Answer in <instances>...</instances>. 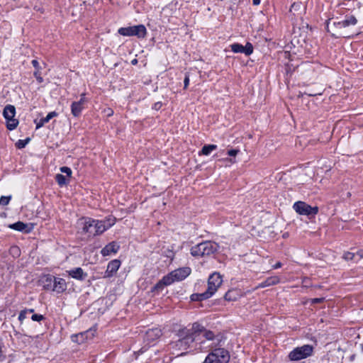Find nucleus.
I'll return each instance as SVG.
<instances>
[{
	"instance_id": "nucleus-1",
	"label": "nucleus",
	"mask_w": 363,
	"mask_h": 363,
	"mask_svg": "<svg viewBox=\"0 0 363 363\" xmlns=\"http://www.w3.org/2000/svg\"><path fill=\"white\" fill-rule=\"evenodd\" d=\"M358 22L357 18L353 15H345L344 18H330L326 21L327 31L331 33L335 38H350L348 34L350 27L354 26Z\"/></svg>"
},
{
	"instance_id": "nucleus-2",
	"label": "nucleus",
	"mask_w": 363,
	"mask_h": 363,
	"mask_svg": "<svg viewBox=\"0 0 363 363\" xmlns=\"http://www.w3.org/2000/svg\"><path fill=\"white\" fill-rule=\"evenodd\" d=\"M191 274V269L189 267H182L175 269L164 276L161 281H160L154 287L155 290H161L164 286H168L174 281H179L184 279Z\"/></svg>"
},
{
	"instance_id": "nucleus-3",
	"label": "nucleus",
	"mask_w": 363,
	"mask_h": 363,
	"mask_svg": "<svg viewBox=\"0 0 363 363\" xmlns=\"http://www.w3.org/2000/svg\"><path fill=\"white\" fill-rule=\"evenodd\" d=\"M222 282L223 280L219 273L215 272L212 274L208 279L207 290L203 293L193 294L191 296V300L202 301L209 298L217 291Z\"/></svg>"
},
{
	"instance_id": "nucleus-4",
	"label": "nucleus",
	"mask_w": 363,
	"mask_h": 363,
	"mask_svg": "<svg viewBox=\"0 0 363 363\" xmlns=\"http://www.w3.org/2000/svg\"><path fill=\"white\" fill-rule=\"evenodd\" d=\"M190 334L191 332L186 328H183L178 330L177 335L179 340L170 344L174 353L186 350L189 347L190 345L195 340V337L190 336Z\"/></svg>"
},
{
	"instance_id": "nucleus-5",
	"label": "nucleus",
	"mask_w": 363,
	"mask_h": 363,
	"mask_svg": "<svg viewBox=\"0 0 363 363\" xmlns=\"http://www.w3.org/2000/svg\"><path fill=\"white\" fill-rule=\"evenodd\" d=\"M218 249V245L214 242L205 241L191 248V254L194 257L210 256Z\"/></svg>"
},
{
	"instance_id": "nucleus-6",
	"label": "nucleus",
	"mask_w": 363,
	"mask_h": 363,
	"mask_svg": "<svg viewBox=\"0 0 363 363\" xmlns=\"http://www.w3.org/2000/svg\"><path fill=\"white\" fill-rule=\"evenodd\" d=\"M229 359L230 354L228 350L216 348L206 357L204 363H228Z\"/></svg>"
},
{
	"instance_id": "nucleus-7",
	"label": "nucleus",
	"mask_w": 363,
	"mask_h": 363,
	"mask_svg": "<svg viewBox=\"0 0 363 363\" xmlns=\"http://www.w3.org/2000/svg\"><path fill=\"white\" fill-rule=\"evenodd\" d=\"M118 33L123 36H136L138 38H145L147 35V29L143 24L120 28Z\"/></svg>"
},
{
	"instance_id": "nucleus-8",
	"label": "nucleus",
	"mask_w": 363,
	"mask_h": 363,
	"mask_svg": "<svg viewBox=\"0 0 363 363\" xmlns=\"http://www.w3.org/2000/svg\"><path fill=\"white\" fill-rule=\"evenodd\" d=\"M16 108L13 105H6L3 111V116L6 121V128L9 130L16 129L18 125V119L15 118Z\"/></svg>"
},
{
	"instance_id": "nucleus-9",
	"label": "nucleus",
	"mask_w": 363,
	"mask_h": 363,
	"mask_svg": "<svg viewBox=\"0 0 363 363\" xmlns=\"http://www.w3.org/2000/svg\"><path fill=\"white\" fill-rule=\"evenodd\" d=\"M312 352V346L305 345L302 347L295 348L289 353V357L292 361H297L310 356Z\"/></svg>"
},
{
	"instance_id": "nucleus-10",
	"label": "nucleus",
	"mask_w": 363,
	"mask_h": 363,
	"mask_svg": "<svg viewBox=\"0 0 363 363\" xmlns=\"http://www.w3.org/2000/svg\"><path fill=\"white\" fill-rule=\"evenodd\" d=\"M293 208L300 215L315 216L318 213V206L312 207L303 201L296 202Z\"/></svg>"
},
{
	"instance_id": "nucleus-11",
	"label": "nucleus",
	"mask_w": 363,
	"mask_h": 363,
	"mask_svg": "<svg viewBox=\"0 0 363 363\" xmlns=\"http://www.w3.org/2000/svg\"><path fill=\"white\" fill-rule=\"evenodd\" d=\"M108 226L105 225V222L102 220H92L91 229V236H95L104 233Z\"/></svg>"
},
{
	"instance_id": "nucleus-12",
	"label": "nucleus",
	"mask_w": 363,
	"mask_h": 363,
	"mask_svg": "<svg viewBox=\"0 0 363 363\" xmlns=\"http://www.w3.org/2000/svg\"><path fill=\"white\" fill-rule=\"evenodd\" d=\"M121 266V262L118 259H113L111 261L108 266L107 269L105 272L104 277L108 278L113 276L114 274L116 273L118 269H119Z\"/></svg>"
},
{
	"instance_id": "nucleus-13",
	"label": "nucleus",
	"mask_w": 363,
	"mask_h": 363,
	"mask_svg": "<svg viewBox=\"0 0 363 363\" xmlns=\"http://www.w3.org/2000/svg\"><path fill=\"white\" fill-rule=\"evenodd\" d=\"M119 245L116 242H111L106 245L101 251L103 256H108L118 252Z\"/></svg>"
},
{
	"instance_id": "nucleus-14",
	"label": "nucleus",
	"mask_w": 363,
	"mask_h": 363,
	"mask_svg": "<svg viewBox=\"0 0 363 363\" xmlns=\"http://www.w3.org/2000/svg\"><path fill=\"white\" fill-rule=\"evenodd\" d=\"M162 335L160 328H155L148 330L145 334V339L148 342H153L159 339Z\"/></svg>"
},
{
	"instance_id": "nucleus-15",
	"label": "nucleus",
	"mask_w": 363,
	"mask_h": 363,
	"mask_svg": "<svg viewBox=\"0 0 363 363\" xmlns=\"http://www.w3.org/2000/svg\"><path fill=\"white\" fill-rule=\"evenodd\" d=\"M82 101H74L71 104V113L74 117H79L84 108Z\"/></svg>"
},
{
	"instance_id": "nucleus-16",
	"label": "nucleus",
	"mask_w": 363,
	"mask_h": 363,
	"mask_svg": "<svg viewBox=\"0 0 363 363\" xmlns=\"http://www.w3.org/2000/svg\"><path fill=\"white\" fill-rule=\"evenodd\" d=\"M53 281V291L57 293H61L66 289V283L63 279L54 277Z\"/></svg>"
},
{
	"instance_id": "nucleus-17",
	"label": "nucleus",
	"mask_w": 363,
	"mask_h": 363,
	"mask_svg": "<svg viewBox=\"0 0 363 363\" xmlns=\"http://www.w3.org/2000/svg\"><path fill=\"white\" fill-rule=\"evenodd\" d=\"M57 115L58 113L56 111H51L48 113L45 117L40 118L38 121L35 120V123L36 124V129L43 127L45 123H48L50 120L57 116Z\"/></svg>"
},
{
	"instance_id": "nucleus-18",
	"label": "nucleus",
	"mask_w": 363,
	"mask_h": 363,
	"mask_svg": "<svg viewBox=\"0 0 363 363\" xmlns=\"http://www.w3.org/2000/svg\"><path fill=\"white\" fill-rule=\"evenodd\" d=\"M31 64L35 68V71L33 72L34 77L38 83H42L43 82V78L41 77V67L38 61L37 60H33Z\"/></svg>"
},
{
	"instance_id": "nucleus-19",
	"label": "nucleus",
	"mask_w": 363,
	"mask_h": 363,
	"mask_svg": "<svg viewBox=\"0 0 363 363\" xmlns=\"http://www.w3.org/2000/svg\"><path fill=\"white\" fill-rule=\"evenodd\" d=\"M191 332L190 336L196 337L197 335L202 334L205 328L198 323H194L191 328H187Z\"/></svg>"
},
{
	"instance_id": "nucleus-20",
	"label": "nucleus",
	"mask_w": 363,
	"mask_h": 363,
	"mask_svg": "<svg viewBox=\"0 0 363 363\" xmlns=\"http://www.w3.org/2000/svg\"><path fill=\"white\" fill-rule=\"evenodd\" d=\"M9 227L10 228L13 229L17 231L26 232V233L30 231V228H29L28 225L21 221H18L13 224H11V225H9Z\"/></svg>"
},
{
	"instance_id": "nucleus-21",
	"label": "nucleus",
	"mask_w": 363,
	"mask_h": 363,
	"mask_svg": "<svg viewBox=\"0 0 363 363\" xmlns=\"http://www.w3.org/2000/svg\"><path fill=\"white\" fill-rule=\"evenodd\" d=\"M279 282V278L278 277H271L267 278L265 281L259 284L258 287L264 288L269 286H273Z\"/></svg>"
},
{
	"instance_id": "nucleus-22",
	"label": "nucleus",
	"mask_w": 363,
	"mask_h": 363,
	"mask_svg": "<svg viewBox=\"0 0 363 363\" xmlns=\"http://www.w3.org/2000/svg\"><path fill=\"white\" fill-rule=\"evenodd\" d=\"M216 149H217V145H206L199 152V156H201V155L208 156L213 151L216 150Z\"/></svg>"
},
{
	"instance_id": "nucleus-23",
	"label": "nucleus",
	"mask_w": 363,
	"mask_h": 363,
	"mask_svg": "<svg viewBox=\"0 0 363 363\" xmlns=\"http://www.w3.org/2000/svg\"><path fill=\"white\" fill-rule=\"evenodd\" d=\"M69 179H70V177H68L66 175H63L61 174H57L55 176L56 182L61 186L66 185L69 182Z\"/></svg>"
},
{
	"instance_id": "nucleus-24",
	"label": "nucleus",
	"mask_w": 363,
	"mask_h": 363,
	"mask_svg": "<svg viewBox=\"0 0 363 363\" xmlns=\"http://www.w3.org/2000/svg\"><path fill=\"white\" fill-rule=\"evenodd\" d=\"M69 275L73 278L78 279H83L84 272L82 269V268H80V267L72 269V270L69 271Z\"/></svg>"
},
{
	"instance_id": "nucleus-25",
	"label": "nucleus",
	"mask_w": 363,
	"mask_h": 363,
	"mask_svg": "<svg viewBox=\"0 0 363 363\" xmlns=\"http://www.w3.org/2000/svg\"><path fill=\"white\" fill-rule=\"evenodd\" d=\"M238 293L236 290H230L225 294V299L226 301H232L237 300Z\"/></svg>"
},
{
	"instance_id": "nucleus-26",
	"label": "nucleus",
	"mask_w": 363,
	"mask_h": 363,
	"mask_svg": "<svg viewBox=\"0 0 363 363\" xmlns=\"http://www.w3.org/2000/svg\"><path fill=\"white\" fill-rule=\"evenodd\" d=\"M82 232L84 233H88L89 236H91V229L92 225V220H89L88 221H84L82 223Z\"/></svg>"
},
{
	"instance_id": "nucleus-27",
	"label": "nucleus",
	"mask_w": 363,
	"mask_h": 363,
	"mask_svg": "<svg viewBox=\"0 0 363 363\" xmlns=\"http://www.w3.org/2000/svg\"><path fill=\"white\" fill-rule=\"evenodd\" d=\"M231 50L235 53H244V46L239 43H233L230 45Z\"/></svg>"
},
{
	"instance_id": "nucleus-28",
	"label": "nucleus",
	"mask_w": 363,
	"mask_h": 363,
	"mask_svg": "<svg viewBox=\"0 0 363 363\" xmlns=\"http://www.w3.org/2000/svg\"><path fill=\"white\" fill-rule=\"evenodd\" d=\"M239 152H240V150H238V149H230V150H228L225 153V150H223L219 156H221L223 155H227L229 157H235Z\"/></svg>"
},
{
	"instance_id": "nucleus-29",
	"label": "nucleus",
	"mask_w": 363,
	"mask_h": 363,
	"mask_svg": "<svg viewBox=\"0 0 363 363\" xmlns=\"http://www.w3.org/2000/svg\"><path fill=\"white\" fill-rule=\"evenodd\" d=\"M29 141H30L29 138H27L25 140H18L16 143V146L18 149H22V148L25 147V146L28 143Z\"/></svg>"
},
{
	"instance_id": "nucleus-30",
	"label": "nucleus",
	"mask_w": 363,
	"mask_h": 363,
	"mask_svg": "<svg viewBox=\"0 0 363 363\" xmlns=\"http://www.w3.org/2000/svg\"><path fill=\"white\" fill-rule=\"evenodd\" d=\"M253 52V46L250 43H247L244 46V53L248 56Z\"/></svg>"
},
{
	"instance_id": "nucleus-31",
	"label": "nucleus",
	"mask_w": 363,
	"mask_h": 363,
	"mask_svg": "<svg viewBox=\"0 0 363 363\" xmlns=\"http://www.w3.org/2000/svg\"><path fill=\"white\" fill-rule=\"evenodd\" d=\"M203 337H204L208 340H212L214 338V334L211 330H205L202 333Z\"/></svg>"
},
{
	"instance_id": "nucleus-32",
	"label": "nucleus",
	"mask_w": 363,
	"mask_h": 363,
	"mask_svg": "<svg viewBox=\"0 0 363 363\" xmlns=\"http://www.w3.org/2000/svg\"><path fill=\"white\" fill-rule=\"evenodd\" d=\"M60 172L65 174V175L68 177H71L72 176V170L69 167H62L60 168Z\"/></svg>"
},
{
	"instance_id": "nucleus-33",
	"label": "nucleus",
	"mask_w": 363,
	"mask_h": 363,
	"mask_svg": "<svg viewBox=\"0 0 363 363\" xmlns=\"http://www.w3.org/2000/svg\"><path fill=\"white\" fill-rule=\"evenodd\" d=\"M11 200V196H1L0 198V204L1 206H6L9 204V201Z\"/></svg>"
},
{
	"instance_id": "nucleus-34",
	"label": "nucleus",
	"mask_w": 363,
	"mask_h": 363,
	"mask_svg": "<svg viewBox=\"0 0 363 363\" xmlns=\"http://www.w3.org/2000/svg\"><path fill=\"white\" fill-rule=\"evenodd\" d=\"M354 257V254L350 252H346L344 253L343 258L346 260H352Z\"/></svg>"
},
{
	"instance_id": "nucleus-35",
	"label": "nucleus",
	"mask_w": 363,
	"mask_h": 363,
	"mask_svg": "<svg viewBox=\"0 0 363 363\" xmlns=\"http://www.w3.org/2000/svg\"><path fill=\"white\" fill-rule=\"evenodd\" d=\"M189 74L188 73H186L185 74V77H184V89H186L189 84Z\"/></svg>"
},
{
	"instance_id": "nucleus-36",
	"label": "nucleus",
	"mask_w": 363,
	"mask_h": 363,
	"mask_svg": "<svg viewBox=\"0 0 363 363\" xmlns=\"http://www.w3.org/2000/svg\"><path fill=\"white\" fill-rule=\"evenodd\" d=\"M27 313H28V311H26V310L21 311L19 316H18V319L21 323L23 321V320H25L26 318Z\"/></svg>"
},
{
	"instance_id": "nucleus-37",
	"label": "nucleus",
	"mask_w": 363,
	"mask_h": 363,
	"mask_svg": "<svg viewBox=\"0 0 363 363\" xmlns=\"http://www.w3.org/2000/svg\"><path fill=\"white\" fill-rule=\"evenodd\" d=\"M31 318L34 321H40L44 319V316L38 314H33Z\"/></svg>"
},
{
	"instance_id": "nucleus-38",
	"label": "nucleus",
	"mask_w": 363,
	"mask_h": 363,
	"mask_svg": "<svg viewBox=\"0 0 363 363\" xmlns=\"http://www.w3.org/2000/svg\"><path fill=\"white\" fill-rule=\"evenodd\" d=\"M324 301V298H313L311 299V303H321Z\"/></svg>"
},
{
	"instance_id": "nucleus-39",
	"label": "nucleus",
	"mask_w": 363,
	"mask_h": 363,
	"mask_svg": "<svg viewBox=\"0 0 363 363\" xmlns=\"http://www.w3.org/2000/svg\"><path fill=\"white\" fill-rule=\"evenodd\" d=\"M162 102H157L153 105L152 108L157 111L162 107Z\"/></svg>"
},
{
	"instance_id": "nucleus-40",
	"label": "nucleus",
	"mask_w": 363,
	"mask_h": 363,
	"mask_svg": "<svg viewBox=\"0 0 363 363\" xmlns=\"http://www.w3.org/2000/svg\"><path fill=\"white\" fill-rule=\"evenodd\" d=\"M85 95H86L85 93L81 94V95H80L81 98H80V100L79 101H82V103L85 104L87 101L86 98H85Z\"/></svg>"
},
{
	"instance_id": "nucleus-41",
	"label": "nucleus",
	"mask_w": 363,
	"mask_h": 363,
	"mask_svg": "<svg viewBox=\"0 0 363 363\" xmlns=\"http://www.w3.org/2000/svg\"><path fill=\"white\" fill-rule=\"evenodd\" d=\"M5 359V355L1 349V346L0 345V361H3Z\"/></svg>"
},
{
	"instance_id": "nucleus-42",
	"label": "nucleus",
	"mask_w": 363,
	"mask_h": 363,
	"mask_svg": "<svg viewBox=\"0 0 363 363\" xmlns=\"http://www.w3.org/2000/svg\"><path fill=\"white\" fill-rule=\"evenodd\" d=\"M281 267V262H277V263L273 266V268H274V269H278V268H279V267Z\"/></svg>"
},
{
	"instance_id": "nucleus-43",
	"label": "nucleus",
	"mask_w": 363,
	"mask_h": 363,
	"mask_svg": "<svg viewBox=\"0 0 363 363\" xmlns=\"http://www.w3.org/2000/svg\"><path fill=\"white\" fill-rule=\"evenodd\" d=\"M299 6V4H296V3H294L291 6V9H290V11H292V9H296V7Z\"/></svg>"
},
{
	"instance_id": "nucleus-44",
	"label": "nucleus",
	"mask_w": 363,
	"mask_h": 363,
	"mask_svg": "<svg viewBox=\"0 0 363 363\" xmlns=\"http://www.w3.org/2000/svg\"><path fill=\"white\" fill-rule=\"evenodd\" d=\"M11 251L13 252V253L17 255L18 253V252H19V250H18V247H13L11 248Z\"/></svg>"
},
{
	"instance_id": "nucleus-45",
	"label": "nucleus",
	"mask_w": 363,
	"mask_h": 363,
	"mask_svg": "<svg viewBox=\"0 0 363 363\" xmlns=\"http://www.w3.org/2000/svg\"><path fill=\"white\" fill-rule=\"evenodd\" d=\"M113 111L111 108H108V111H107V116H113Z\"/></svg>"
},
{
	"instance_id": "nucleus-46",
	"label": "nucleus",
	"mask_w": 363,
	"mask_h": 363,
	"mask_svg": "<svg viewBox=\"0 0 363 363\" xmlns=\"http://www.w3.org/2000/svg\"><path fill=\"white\" fill-rule=\"evenodd\" d=\"M261 0H252V4L255 6H257L260 4Z\"/></svg>"
},
{
	"instance_id": "nucleus-47",
	"label": "nucleus",
	"mask_w": 363,
	"mask_h": 363,
	"mask_svg": "<svg viewBox=\"0 0 363 363\" xmlns=\"http://www.w3.org/2000/svg\"><path fill=\"white\" fill-rule=\"evenodd\" d=\"M357 255H359L361 258H363V250H359L357 252Z\"/></svg>"
},
{
	"instance_id": "nucleus-48",
	"label": "nucleus",
	"mask_w": 363,
	"mask_h": 363,
	"mask_svg": "<svg viewBox=\"0 0 363 363\" xmlns=\"http://www.w3.org/2000/svg\"><path fill=\"white\" fill-rule=\"evenodd\" d=\"M46 281L52 282V277H46Z\"/></svg>"
},
{
	"instance_id": "nucleus-49",
	"label": "nucleus",
	"mask_w": 363,
	"mask_h": 363,
	"mask_svg": "<svg viewBox=\"0 0 363 363\" xmlns=\"http://www.w3.org/2000/svg\"><path fill=\"white\" fill-rule=\"evenodd\" d=\"M137 62H138V60H137L136 59H134V60H133L131 61V63H132L133 65H136V64H137Z\"/></svg>"
},
{
	"instance_id": "nucleus-50",
	"label": "nucleus",
	"mask_w": 363,
	"mask_h": 363,
	"mask_svg": "<svg viewBox=\"0 0 363 363\" xmlns=\"http://www.w3.org/2000/svg\"><path fill=\"white\" fill-rule=\"evenodd\" d=\"M184 354V352H181L180 354H177V356L183 355Z\"/></svg>"
},
{
	"instance_id": "nucleus-51",
	"label": "nucleus",
	"mask_w": 363,
	"mask_h": 363,
	"mask_svg": "<svg viewBox=\"0 0 363 363\" xmlns=\"http://www.w3.org/2000/svg\"><path fill=\"white\" fill-rule=\"evenodd\" d=\"M309 96H315L316 94H308Z\"/></svg>"
},
{
	"instance_id": "nucleus-52",
	"label": "nucleus",
	"mask_w": 363,
	"mask_h": 363,
	"mask_svg": "<svg viewBox=\"0 0 363 363\" xmlns=\"http://www.w3.org/2000/svg\"><path fill=\"white\" fill-rule=\"evenodd\" d=\"M28 312L33 313V309H30V310L28 311Z\"/></svg>"
},
{
	"instance_id": "nucleus-53",
	"label": "nucleus",
	"mask_w": 363,
	"mask_h": 363,
	"mask_svg": "<svg viewBox=\"0 0 363 363\" xmlns=\"http://www.w3.org/2000/svg\"><path fill=\"white\" fill-rule=\"evenodd\" d=\"M361 350H362V352H363V344L361 345Z\"/></svg>"
}]
</instances>
